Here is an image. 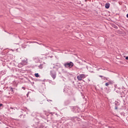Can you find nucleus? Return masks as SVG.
<instances>
[{
	"mask_svg": "<svg viewBox=\"0 0 128 128\" xmlns=\"http://www.w3.org/2000/svg\"><path fill=\"white\" fill-rule=\"evenodd\" d=\"M26 64H28V58L22 59V62L18 64V68H22V66H26Z\"/></svg>",
	"mask_w": 128,
	"mask_h": 128,
	"instance_id": "f257e3e1",
	"label": "nucleus"
},
{
	"mask_svg": "<svg viewBox=\"0 0 128 128\" xmlns=\"http://www.w3.org/2000/svg\"><path fill=\"white\" fill-rule=\"evenodd\" d=\"M86 76H88V75H86L84 74H80L77 76V80L80 81L82 80H84V78H86Z\"/></svg>",
	"mask_w": 128,
	"mask_h": 128,
	"instance_id": "f03ea898",
	"label": "nucleus"
},
{
	"mask_svg": "<svg viewBox=\"0 0 128 128\" xmlns=\"http://www.w3.org/2000/svg\"><path fill=\"white\" fill-rule=\"evenodd\" d=\"M65 68H71L74 66V63L72 62H70L68 63H66L64 64Z\"/></svg>",
	"mask_w": 128,
	"mask_h": 128,
	"instance_id": "7ed1b4c3",
	"label": "nucleus"
},
{
	"mask_svg": "<svg viewBox=\"0 0 128 128\" xmlns=\"http://www.w3.org/2000/svg\"><path fill=\"white\" fill-rule=\"evenodd\" d=\"M50 74L54 80L56 78V72L54 70H52L50 72Z\"/></svg>",
	"mask_w": 128,
	"mask_h": 128,
	"instance_id": "20e7f679",
	"label": "nucleus"
},
{
	"mask_svg": "<svg viewBox=\"0 0 128 128\" xmlns=\"http://www.w3.org/2000/svg\"><path fill=\"white\" fill-rule=\"evenodd\" d=\"M106 8H110V3H106L105 4Z\"/></svg>",
	"mask_w": 128,
	"mask_h": 128,
	"instance_id": "39448f33",
	"label": "nucleus"
},
{
	"mask_svg": "<svg viewBox=\"0 0 128 128\" xmlns=\"http://www.w3.org/2000/svg\"><path fill=\"white\" fill-rule=\"evenodd\" d=\"M110 84H112V82H108L106 83L105 85L106 86H110Z\"/></svg>",
	"mask_w": 128,
	"mask_h": 128,
	"instance_id": "423d86ee",
	"label": "nucleus"
},
{
	"mask_svg": "<svg viewBox=\"0 0 128 128\" xmlns=\"http://www.w3.org/2000/svg\"><path fill=\"white\" fill-rule=\"evenodd\" d=\"M76 120H78V122L80 121V118H78L77 117H75L74 118V121L76 122Z\"/></svg>",
	"mask_w": 128,
	"mask_h": 128,
	"instance_id": "0eeeda50",
	"label": "nucleus"
},
{
	"mask_svg": "<svg viewBox=\"0 0 128 128\" xmlns=\"http://www.w3.org/2000/svg\"><path fill=\"white\" fill-rule=\"evenodd\" d=\"M34 76L36 78H38V76H40V75H38V73L35 74Z\"/></svg>",
	"mask_w": 128,
	"mask_h": 128,
	"instance_id": "6e6552de",
	"label": "nucleus"
},
{
	"mask_svg": "<svg viewBox=\"0 0 128 128\" xmlns=\"http://www.w3.org/2000/svg\"><path fill=\"white\" fill-rule=\"evenodd\" d=\"M39 68H42V64H40L39 66Z\"/></svg>",
	"mask_w": 128,
	"mask_h": 128,
	"instance_id": "1a4fd4ad",
	"label": "nucleus"
},
{
	"mask_svg": "<svg viewBox=\"0 0 128 128\" xmlns=\"http://www.w3.org/2000/svg\"><path fill=\"white\" fill-rule=\"evenodd\" d=\"M10 90H12V92H14V88H10Z\"/></svg>",
	"mask_w": 128,
	"mask_h": 128,
	"instance_id": "9d476101",
	"label": "nucleus"
},
{
	"mask_svg": "<svg viewBox=\"0 0 128 128\" xmlns=\"http://www.w3.org/2000/svg\"><path fill=\"white\" fill-rule=\"evenodd\" d=\"M22 90H26V88L24 87H22Z\"/></svg>",
	"mask_w": 128,
	"mask_h": 128,
	"instance_id": "9b49d317",
	"label": "nucleus"
},
{
	"mask_svg": "<svg viewBox=\"0 0 128 128\" xmlns=\"http://www.w3.org/2000/svg\"><path fill=\"white\" fill-rule=\"evenodd\" d=\"M126 60H128V56L126 57Z\"/></svg>",
	"mask_w": 128,
	"mask_h": 128,
	"instance_id": "f8f14e48",
	"label": "nucleus"
},
{
	"mask_svg": "<svg viewBox=\"0 0 128 128\" xmlns=\"http://www.w3.org/2000/svg\"><path fill=\"white\" fill-rule=\"evenodd\" d=\"M99 76L100 78H104V76Z\"/></svg>",
	"mask_w": 128,
	"mask_h": 128,
	"instance_id": "ddd939ff",
	"label": "nucleus"
},
{
	"mask_svg": "<svg viewBox=\"0 0 128 128\" xmlns=\"http://www.w3.org/2000/svg\"><path fill=\"white\" fill-rule=\"evenodd\" d=\"M2 106V104H0V106Z\"/></svg>",
	"mask_w": 128,
	"mask_h": 128,
	"instance_id": "4468645a",
	"label": "nucleus"
},
{
	"mask_svg": "<svg viewBox=\"0 0 128 128\" xmlns=\"http://www.w3.org/2000/svg\"><path fill=\"white\" fill-rule=\"evenodd\" d=\"M115 110H118V107L116 106V107L115 108Z\"/></svg>",
	"mask_w": 128,
	"mask_h": 128,
	"instance_id": "2eb2a0df",
	"label": "nucleus"
},
{
	"mask_svg": "<svg viewBox=\"0 0 128 128\" xmlns=\"http://www.w3.org/2000/svg\"><path fill=\"white\" fill-rule=\"evenodd\" d=\"M10 108H11V110H14V108H12V107H11Z\"/></svg>",
	"mask_w": 128,
	"mask_h": 128,
	"instance_id": "dca6fc26",
	"label": "nucleus"
},
{
	"mask_svg": "<svg viewBox=\"0 0 128 128\" xmlns=\"http://www.w3.org/2000/svg\"><path fill=\"white\" fill-rule=\"evenodd\" d=\"M24 58V57H22L20 58V60H22Z\"/></svg>",
	"mask_w": 128,
	"mask_h": 128,
	"instance_id": "f3484780",
	"label": "nucleus"
},
{
	"mask_svg": "<svg viewBox=\"0 0 128 128\" xmlns=\"http://www.w3.org/2000/svg\"><path fill=\"white\" fill-rule=\"evenodd\" d=\"M48 102H52L51 100H48Z\"/></svg>",
	"mask_w": 128,
	"mask_h": 128,
	"instance_id": "a211bd4d",
	"label": "nucleus"
}]
</instances>
